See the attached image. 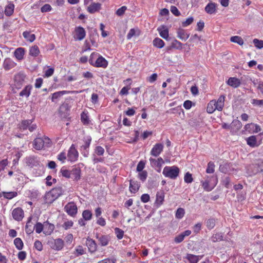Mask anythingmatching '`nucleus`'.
I'll use <instances>...</instances> for the list:
<instances>
[{"instance_id": "f257e3e1", "label": "nucleus", "mask_w": 263, "mask_h": 263, "mask_svg": "<svg viewBox=\"0 0 263 263\" xmlns=\"http://www.w3.org/2000/svg\"><path fill=\"white\" fill-rule=\"evenodd\" d=\"M225 101V96L221 95L218 99L212 100L208 104L206 111L209 114L213 113L216 110L221 111L223 109Z\"/></svg>"}, {"instance_id": "f03ea898", "label": "nucleus", "mask_w": 263, "mask_h": 263, "mask_svg": "<svg viewBox=\"0 0 263 263\" xmlns=\"http://www.w3.org/2000/svg\"><path fill=\"white\" fill-rule=\"evenodd\" d=\"M89 62L91 65L96 67L105 68L108 66L107 61L102 56L95 52L91 54Z\"/></svg>"}, {"instance_id": "7ed1b4c3", "label": "nucleus", "mask_w": 263, "mask_h": 263, "mask_svg": "<svg viewBox=\"0 0 263 263\" xmlns=\"http://www.w3.org/2000/svg\"><path fill=\"white\" fill-rule=\"evenodd\" d=\"M217 182V177L214 175L212 176H207L204 181H201L203 189L207 192L211 191L216 185Z\"/></svg>"}, {"instance_id": "20e7f679", "label": "nucleus", "mask_w": 263, "mask_h": 263, "mask_svg": "<svg viewBox=\"0 0 263 263\" xmlns=\"http://www.w3.org/2000/svg\"><path fill=\"white\" fill-rule=\"evenodd\" d=\"M180 170L177 166H166L163 168L162 174L165 177L172 179H175L179 176Z\"/></svg>"}, {"instance_id": "39448f33", "label": "nucleus", "mask_w": 263, "mask_h": 263, "mask_svg": "<svg viewBox=\"0 0 263 263\" xmlns=\"http://www.w3.org/2000/svg\"><path fill=\"white\" fill-rule=\"evenodd\" d=\"M51 143L50 139L47 137L36 138L33 143V147L37 150H41L44 147H48Z\"/></svg>"}, {"instance_id": "423d86ee", "label": "nucleus", "mask_w": 263, "mask_h": 263, "mask_svg": "<svg viewBox=\"0 0 263 263\" xmlns=\"http://www.w3.org/2000/svg\"><path fill=\"white\" fill-rule=\"evenodd\" d=\"M64 210L68 215L72 217H75L78 213L77 206L73 202H68L64 206Z\"/></svg>"}, {"instance_id": "0eeeda50", "label": "nucleus", "mask_w": 263, "mask_h": 263, "mask_svg": "<svg viewBox=\"0 0 263 263\" xmlns=\"http://www.w3.org/2000/svg\"><path fill=\"white\" fill-rule=\"evenodd\" d=\"M149 160L151 166L160 173L161 171L162 166L164 163L163 159L161 157H159L157 159L150 158Z\"/></svg>"}, {"instance_id": "6e6552de", "label": "nucleus", "mask_w": 263, "mask_h": 263, "mask_svg": "<svg viewBox=\"0 0 263 263\" xmlns=\"http://www.w3.org/2000/svg\"><path fill=\"white\" fill-rule=\"evenodd\" d=\"M78 156L79 153L77 150L76 149L74 145L72 144L67 154L68 160L71 162H75L78 160Z\"/></svg>"}, {"instance_id": "1a4fd4ad", "label": "nucleus", "mask_w": 263, "mask_h": 263, "mask_svg": "<svg viewBox=\"0 0 263 263\" xmlns=\"http://www.w3.org/2000/svg\"><path fill=\"white\" fill-rule=\"evenodd\" d=\"M244 129L249 134L257 133L261 130L260 127L258 125L253 123L246 124Z\"/></svg>"}, {"instance_id": "9d476101", "label": "nucleus", "mask_w": 263, "mask_h": 263, "mask_svg": "<svg viewBox=\"0 0 263 263\" xmlns=\"http://www.w3.org/2000/svg\"><path fill=\"white\" fill-rule=\"evenodd\" d=\"M25 75L22 73L16 74L14 77L15 86L18 89L20 88L25 79Z\"/></svg>"}, {"instance_id": "9b49d317", "label": "nucleus", "mask_w": 263, "mask_h": 263, "mask_svg": "<svg viewBox=\"0 0 263 263\" xmlns=\"http://www.w3.org/2000/svg\"><path fill=\"white\" fill-rule=\"evenodd\" d=\"M163 147L164 146L162 144L156 143L152 148L151 155L155 157L158 156L163 151Z\"/></svg>"}, {"instance_id": "f8f14e48", "label": "nucleus", "mask_w": 263, "mask_h": 263, "mask_svg": "<svg viewBox=\"0 0 263 263\" xmlns=\"http://www.w3.org/2000/svg\"><path fill=\"white\" fill-rule=\"evenodd\" d=\"M13 218L17 221H21L24 217V211L21 208H16L12 212Z\"/></svg>"}, {"instance_id": "ddd939ff", "label": "nucleus", "mask_w": 263, "mask_h": 263, "mask_svg": "<svg viewBox=\"0 0 263 263\" xmlns=\"http://www.w3.org/2000/svg\"><path fill=\"white\" fill-rule=\"evenodd\" d=\"M157 31L161 37L166 40H168V29L166 26L162 25L157 28Z\"/></svg>"}, {"instance_id": "4468645a", "label": "nucleus", "mask_w": 263, "mask_h": 263, "mask_svg": "<svg viewBox=\"0 0 263 263\" xmlns=\"http://www.w3.org/2000/svg\"><path fill=\"white\" fill-rule=\"evenodd\" d=\"M217 5L213 2H210L205 7V11L209 14H213L216 13Z\"/></svg>"}, {"instance_id": "2eb2a0df", "label": "nucleus", "mask_w": 263, "mask_h": 263, "mask_svg": "<svg viewBox=\"0 0 263 263\" xmlns=\"http://www.w3.org/2000/svg\"><path fill=\"white\" fill-rule=\"evenodd\" d=\"M76 35L74 38L76 40H82L86 35V32L84 29L82 27H78L75 29Z\"/></svg>"}, {"instance_id": "dca6fc26", "label": "nucleus", "mask_w": 263, "mask_h": 263, "mask_svg": "<svg viewBox=\"0 0 263 263\" xmlns=\"http://www.w3.org/2000/svg\"><path fill=\"white\" fill-rule=\"evenodd\" d=\"M164 196L165 195L163 191L157 192L155 202V204L157 206L159 207L163 204L164 200Z\"/></svg>"}, {"instance_id": "f3484780", "label": "nucleus", "mask_w": 263, "mask_h": 263, "mask_svg": "<svg viewBox=\"0 0 263 263\" xmlns=\"http://www.w3.org/2000/svg\"><path fill=\"white\" fill-rule=\"evenodd\" d=\"M16 65V63L10 58H6L3 63L4 68L6 70H9L14 68Z\"/></svg>"}, {"instance_id": "a211bd4d", "label": "nucleus", "mask_w": 263, "mask_h": 263, "mask_svg": "<svg viewBox=\"0 0 263 263\" xmlns=\"http://www.w3.org/2000/svg\"><path fill=\"white\" fill-rule=\"evenodd\" d=\"M228 85L233 88H237L241 84L240 80L235 77H231L227 81Z\"/></svg>"}, {"instance_id": "6ab92c4d", "label": "nucleus", "mask_w": 263, "mask_h": 263, "mask_svg": "<svg viewBox=\"0 0 263 263\" xmlns=\"http://www.w3.org/2000/svg\"><path fill=\"white\" fill-rule=\"evenodd\" d=\"M54 229V226L48 221L44 223L43 232L45 235H50Z\"/></svg>"}, {"instance_id": "aec40b11", "label": "nucleus", "mask_w": 263, "mask_h": 263, "mask_svg": "<svg viewBox=\"0 0 263 263\" xmlns=\"http://www.w3.org/2000/svg\"><path fill=\"white\" fill-rule=\"evenodd\" d=\"M202 255H195L192 254H187L185 258L190 263H197L202 258Z\"/></svg>"}, {"instance_id": "412c9836", "label": "nucleus", "mask_w": 263, "mask_h": 263, "mask_svg": "<svg viewBox=\"0 0 263 263\" xmlns=\"http://www.w3.org/2000/svg\"><path fill=\"white\" fill-rule=\"evenodd\" d=\"M24 55L25 49L22 47L16 48L14 52V55L18 61L22 60L24 58Z\"/></svg>"}, {"instance_id": "4be33fe9", "label": "nucleus", "mask_w": 263, "mask_h": 263, "mask_svg": "<svg viewBox=\"0 0 263 263\" xmlns=\"http://www.w3.org/2000/svg\"><path fill=\"white\" fill-rule=\"evenodd\" d=\"M101 8V4L99 3H93L91 4L87 8L88 11L90 13H94L99 11Z\"/></svg>"}, {"instance_id": "5701e85b", "label": "nucleus", "mask_w": 263, "mask_h": 263, "mask_svg": "<svg viewBox=\"0 0 263 263\" xmlns=\"http://www.w3.org/2000/svg\"><path fill=\"white\" fill-rule=\"evenodd\" d=\"M177 37L182 40L186 41L190 36V33L182 29H179L177 31Z\"/></svg>"}, {"instance_id": "b1692460", "label": "nucleus", "mask_w": 263, "mask_h": 263, "mask_svg": "<svg viewBox=\"0 0 263 263\" xmlns=\"http://www.w3.org/2000/svg\"><path fill=\"white\" fill-rule=\"evenodd\" d=\"M140 184L137 181L130 180L129 184V191L132 193H136L139 189Z\"/></svg>"}, {"instance_id": "393cba45", "label": "nucleus", "mask_w": 263, "mask_h": 263, "mask_svg": "<svg viewBox=\"0 0 263 263\" xmlns=\"http://www.w3.org/2000/svg\"><path fill=\"white\" fill-rule=\"evenodd\" d=\"M86 243L90 252H93L96 250L97 245L93 239L89 238H87Z\"/></svg>"}, {"instance_id": "a878e982", "label": "nucleus", "mask_w": 263, "mask_h": 263, "mask_svg": "<svg viewBox=\"0 0 263 263\" xmlns=\"http://www.w3.org/2000/svg\"><path fill=\"white\" fill-rule=\"evenodd\" d=\"M50 191L53 195V196H54V197L57 198V199L64 193V190L62 187L60 186L54 187Z\"/></svg>"}, {"instance_id": "bb28decb", "label": "nucleus", "mask_w": 263, "mask_h": 263, "mask_svg": "<svg viewBox=\"0 0 263 263\" xmlns=\"http://www.w3.org/2000/svg\"><path fill=\"white\" fill-rule=\"evenodd\" d=\"M57 199V198L53 196V195L51 193L50 191L46 193L44 196V200L46 203L50 204L52 203L54 200Z\"/></svg>"}, {"instance_id": "cd10ccee", "label": "nucleus", "mask_w": 263, "mask_h": 263, "mask_svg": "<svg viewBox=\"0 0 263 263\" xmlns=\"http://www.w3.org/2000/svg\"><path fill=\"white\" fill-rule=\"evenodd\" d=\"M247 144L251 147H254L258 146L259 144L257 143V140L255 136H251L247 139Z\"/></svg>"}, {"instance_id": "c85d7f7f", "label": "nucleus", "mask_w": 263, "mask_h": 263, "mask_svg": "<svg viewBox=\"0 0 263 263\" xmlns=\"http://www.w3.org/2000/svg\"><path fill=\"white\" fill-rule=\"evenodd\" d=\"M100 244L102 246H106L109 242V237L107 235H100L97 237Z\"/></svg>"}, {"instance_id": "c756f323", "label": "nucleus", "mask_w": 263, "mask_h": 263, "mask_svg": "<svg viewBox=\"0 0 263 263\" xmlns=\"http://www.w3.org/2000/svg\"><path fill=\"white\" fill-rule=\"evenodd\" d=\"M32 86L30 85L26 86L20 93V96L21 97H28L31 93L32 89Z\"/></svg>"}, {"instance_id": "7c9ffc66", "label": "nucleus", "mask_w": 263, "mask_h": 263, "mask_svg": "<svg viewBox=\"0 0 263 263\" xmlns=\"http://www.w3.org/2000/svg\"><path fill=\"white\" fill-rule=\"evenodd\" d=\"M14 5L12 3H9L5 7V14L6 15L10 16L12 15L14 12Z\"/></svg>"}, {"instance_id": "2f4dec72", "label": "nucleus", "mask_w": 263, "mask_h": 263, "mask_svg": "<svg viewBox=\"0 0 263 263\" xmlns=\"http://www.w3.org/2000/svg\"><path fill=\"white\" fill-rule=\"evenodd\" d=\"M32 123L31 120H23L19 125V128L21 130H24L28 128L29 126Z\"/></svg>"}, {"instance_id": "473e14b6", "label": "nucleus", "mask_w": 263, "mask_h": 263, "mask_svg": "<svg viewBox=\"0 0 263 263\" xmlns=\"http://www.w3.org/2000/svg\"><path fill=\"white\" fill-rule=\"evenodd\" d=\"M23 37L28 41L33 42L35 39V35L34 34L30 33L29 31H24L23 33Z\"/></svg>"}, {"instance_id": "72a5a7b5", "label": "nucleus", "mask_w": 263, "mask_h": 263, "mask_svg": "<svg viewBox=\"0 0 263 263\" xmlns=\"http://www.w3.org/2000/svg\"><path fill=\"white\" fill-rule=\"evenodd\" d=\"M153 44L155 47L158 48H162L165 45L164 41L159 37L154 39L153 41Z\"/></svg>"}, {"instance_id": "f704fd0d", "label": "nucleus", "mask_w": 263, "mask_h": 263, "mask_svg": "<svg viewBox=\"0 0 263 263\" xmlns=\"http://www.w3.org/2000/svg\"><path fill=\"white\" fill-rule=\"evenodd\" d=\"M140 35V31L138 29H131L129 31L127 35V39L130 40L134 36H139Z\"/></svg>"}, {"instance_id": "c9c22d12", "label": "nucleus", "mask_w": 263, "mask_h": 263, "mask_svg": "<svg viewBox=\"0 0 263 263\" xmlns=\"http://www.w3.org/2000/svg\"><path fill=\"white\" fill-rule=\"evenodd\" d=\"M84 144L81 146V148L83 150H87L88 149L90 146V144L91 141V138L90 136H88L84 138Z\"/></svg>"}, {"instance_id": "e433bc0d", "label": "nucleus", "mask_w": 263, "mask_h": 263, "mask_svg": "<svg viewBox=\"0 0 263 263\" xmlns=\"http://www.w3.org/2000/svg\"><path fill=\"white\" fill-rule=\"evenodd\" d=\"M64 246V242L62 239L58 238L54 240V249L57 250H61Z\"/></svg>"}, {"instance_id": "4c0bfd02", "label": "nucleus", "mask_w": 263, "mask_h": 263, "mask_svg": "<svg viewBox=\"0 0 263 263\" xmlns=\"http://www.w3.org/2000/svg\"><path fill=\"white\" fill-rule=\"evenodd\" d=\"M68 92L65 90L55 92L52 94L51 100L52 102H54L55 100L62 97L63 95L67 93Z\"/></svg>"}, {"instance_id": "58836bf2", "label": "nucleus", "mask_w": 263, "mask_h": 263, "mask_svg": "<svg viewBox=\"0 0 263 263\" xmlns=\"http://www.w3.org/2000/svg\"><path fill=\"white\" fill-rule=\"evenodd\" d=\"M75 180H78L80 178V170L78 168H73L71 171V177Z\"/></svg>"}, {"instance_id": "ea45409f", "label": "nucleus", "mask_w": 263, "mask_h": 263, "mask_svg": "<svg viewBox=\"0 0 263 263\" xmlns=\"http://www.w3.org/2000/svg\"><path fill=\"white\" fill-rule=\"evenodd\" d=\"M14 244L16 248L18 250H21L24 247V243L20 238H16L14 240Z\"/></svg>"}, {"instance_id": "a19ab883", "label": "nucleus", "mask_w": 263, "mask_h": 263, "mask_svg": "<svg viewBox=\"0 0 263 263\" xmlns=\"http://www.w3.org/2000/svg\"><path fill=\"white\" fill-rule=\"evenodd\" d=\"M40 53V50L39 47L37 46H32L29 50V54L31 56L36 57Z\"/></svg>"}, {"instance_id": "79ce46f5", "label": "nucleus", "mask_w": 263, "mask_h": 263, "mask_svg": "<svg viewBox=\"0 0 263 263\" xmlns=\"http://www.w3.org/2000/svg\"><path fill=\"white\" fill-rule=\"evenodd\" d=\"M171 48L181 50L182 49V44L180 42L175 39L171 43Z\"/></svg>"}, {"instance_id": "37998d69", "label": "nucleus", "mask_w": 263, "mask_h": 263, "mask_svg": "<svg viewBox=\"0 0 263 263\" xmlns=\"http://www.w3.org/2000/svg\"><path fill=\"white\" fill-rule=\"evenodd\" d=\"M231 42L235 43L239 45H242L243 44V40L241 37L239 36H233L230 38Z\"/></svg>"}, {"instance_id": "c03bdc74", "label": "nucleus", "mask_w": 263, "mask_h": 263, "mask_svg": "<svg viewBox=\"0 0 263 263\" xmlns=\"http://www.w3.org/2000/svg\"><path fill=\"white\" fill-rule=\"evenodd\" d=\"M17 195L16 192H3V197L8 199H11Z\"/></svg>"}, {"instance_id": "a18cd8bd", "label": "nucleus", "mask_w": 263, "mask_h": 263, "mask_svg": "<svg viewBox=\"0 0 263 263\" xmlns=\"http://www.w3.org/2000/svg\"><path fill=\"white\" fill-rule=\"evenodd\" d=\"M81 120L84 125H88L90 121L87 112H82L81 115Z\"/></svg>"}, {"instance_id": "49530a36", "label": "nucleus", "mask_w": 263, "mask_h": 263, "mask_svg": "<svg viewBox=\"0 0 263 263\" xmlns=\"http://www.w3.org/2000/svg\"><path fill=\"white\" fill-rule=\"evenodd\" d=\"M27 163L29 165L33 166L37 164L38 161L36 157L31 156L27 159Z\"/></svg>"}, {"instance_id": "de8ad7c7", "label": "nucleus", "mask_w": 263, "mask_h": 263, "mask_svg": "<svg viewBox=\"0 0 263 263\" xmlns=\"http://www.w3.org/2000/svg\"><path fill=\"white\" fill-rule=\"evenodd\" d=\"M82 217L85 220H90L92 218V213L89 210H84L82 213Z\"/></svg>"}, {"instance_id": "09e8293b", "label": "nucleus", "mask_w": 263, "mask_h": 263, "mask_svg": "<svg viewBox=\"0 0 263 263\" xmlns=\"http://www.w3.org/2000/svg\"><path fill=\"white\" fill-rule=\"evenodd\" d=\"M185 214V211L184 209L179 208H178L175 214V217L177 219H181L183 217Z\"/></svg>"}, {"instance_id": "8fccbe9b", "label": "nucleus", "mask_w": 263, "mask_h": 263, "mask_svg": "<svg viewBox=\"0 0 263 263\" xmlns=\"http://www.w3.org/2000/svg\"><path fill=\"white\" fill-rule=\"evenodd\" d=\"M215 171V164L212 162H210L208 164V167L206 170V172L208 174H212Z\"/></svg>"}, {"instance_id": "3c124183", "label": "nucleus", "mask_w": 263, "mask_h": 263, "mask_svg": "<svg viewBox=\"0 0 263 263\" xmlns=\"http://www.w3.org/2000/svg\"><path fill=\"white\" fill-rule=\"evenodd\" d=\"M34 229L36 233L40 234L44 229V223L42 224L41 222H37L34 227Z\"/></svg>"}, {"instance_id": "603ef678", "label": "nucleus", "mask_w": 263, "mask_h": 263, "mask_svg": "<svg viewBox=\"0 0 263 263\" xmlns=\"http://www.w3.org/2000/svg\"><path fill=\"white\" fill-rule=\"evenodd\" d=\"M115 233L118 239H121L124 235V231L118 228H116L115 229Z\"/></svg>"}, {"instance_id": "864d4df0", "label": "nucleus", "mask_w": 263, "mask_h": 263, "mask_svg": "<svg viewBox=\"0 0 263 263\" xmlns=\"http://www.w3.org/2000/svg\"><path fill=\"white\" fill-rule=\"evenodd\" d=\"M223 236L221 233H216L214 234L211 237V240L213 242H217L222 240Z\"/></svg>"}, {"instance_id": "5fc2aeb1", "label": "nucleus", "mask_w": 263, "mask_h": 263, "mask_svg": "<svg viewBox=\"0 0 263 263\" xmlns=\"http://www.w3.org/2000/svg\"><path fill=\"white\" fill-rule=\"evenodd\" d=\"M60 172L61 173L63 177H65L67 178H69L71 177V171L70 172L69 171L67 170L64 167H62L61 168Z\"/></svg>"}, {"instance_id": "6e6d98bb", "label": "nucleus", "mask_w": 263, "mask_h": 263, "mask_svg": "<svg viewBox=\"0 0 263 263\" xmlns=\"http://www.w3.org/2000/svg\"><path fill=\"white\" fill-rule=\"evenodd\" d=\"M206 226L209 230L212 229L215 226V220L213 218L208 219Z\"/></svg>"}, {"instance_id": "4d7b16f0", "label": "nucleus", "mask_w": 263, "mask_h": 263, "mask_svg": "<svg viewBox=\"0 0 263 263\" xmlns=\"http://www.w3.org/2000/svg\"><path fill=\"white\" fill-rule=\"evenodd\" d=\"M73 225V222L72 220H66L64 221L63 224H62V227L65 230H68L71 228Z\"/></svg>"}, {"instance_id": "13d9d810", "label": "nucleus", "mask_w": 263, "mask_h": 263, "mask_svg": "<svg viewBox=\"0 0 263 263\" xmlns=\"http://www.w3.org/2000/svg\"><path fill=\"white\" fill-rule=\"evenodd\" d=\"M253 42L255 46L258 49H261L263 48V41L259 40L257 39L253 40Z\"/></svg>"}, {"instance_id": "bf43d9fd", "label": "nucleus", "mask_w": 263, "mask_h": 263, "mask_svg": "<svg viewBox=\"0 0 263 263\" xmlns=\"http://www.w3.org/2000/svg\"><path fill=\"white\" fill-rule=\"evenodd\" d=\"M184 180L187 183H192L193 181L192 174L189 172H187L186 173H185L184 177Z\"/></svg>"}, {"instance_id": "052dcab7", "label": "nucleus", "mask_w": 263, "mask_h": 263, "mask_svg": "<svg viewBox=\"0 0 263 263\" xmlns=\"http://www.w3.org/2000/svg\"><path fill=\"white\" fill-rule=\"evenodd\" d=\"M229 168V165L227 163H223L220 165L219 171L223 173H227Z\"/></svg>"}, {"instance_id": "680f3d73", "label": "nucleus", "mask_w": 263, "mask_h": 263, "mask_svg": "<svg viewBox=\"0 0 263 263\" xmlns=\"http://www.w3.org/2000/svg\"><path fill=\"white\" fill-rule=\"evenodd\" d=\"M85 253V251L82 246H79L77 247L75 249V255L77 256H79L84 254Z\"/></svg>"}, {"instance_id": "e2e57ef3", "label": "nucleus", "mask_w": 263, "mask_h": 263, "mask_svg": "<svg viewBox=\"0 0 263 263\" xmlns=\"http://www.w3.org/2000/svg\"><path fill=\"white\" fill-rule=\"evenodd\" d=\"M95 153L98 156H102L104 153V149L101 146H97L95 149Z\"/></svg>"}, {"instance_id": "0e129e2a", "label": "nucleus", "mask_w": 263, "mask_h": 263, "mask_svg": "<svg viewBox=\"0 0 263 263\" xmlns=\"http://www.w3.org/2000/svg\"><path fill=\"white\" fill-rule=\"evenodd\" d=\"M127 10V7L123 6L121 8H119L116 12V14L119 16H121L124 14L126 10Z\"/></svg>"}, {"instance_id": "69168bd1", "label": "nucleus", "mask_w": 263, "mask_h": 263, "mask_svg": "<svg viewBox=\"0 0 263 263\" xmlns=\"http://www.w3.org/2000/svg\"><path fill=\"white\" fill-rule=\"evenodd\" d=\"M8 164V161L7 159L0 161V173L4 170Z\"/></svg>"}, {"instance_id": "338daca9", "label": "nucleus", "mask_w": 263, "mask_h": 263, "mask_svg": "<svg viewBox=\"0 0 263 263\" xmlns=\"http://www.w3.org/2000/svg\"><path fill=\"white\" fill-rule=\"evenodd\" d=\"M147 174L145 171L139 172L138 178L143 182H144L147 178Z\"/></svg>"}, {"instance_id": "774afa93", "label": "nucleus", "mask_w": 263, "mask_h": 263, "mask_svg": "<svg viewBox=\"0 0 263 263\" xmlns=\"http://www.w3.org/2000/svg\"><path fill=\"white\" fill-rule=\"evenodd\" d=\"M58 159L62 163H64L66 159V154L65 152H61L58 155Z\"/></svg>"}]
</instances>
